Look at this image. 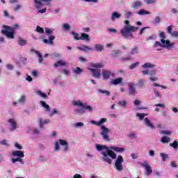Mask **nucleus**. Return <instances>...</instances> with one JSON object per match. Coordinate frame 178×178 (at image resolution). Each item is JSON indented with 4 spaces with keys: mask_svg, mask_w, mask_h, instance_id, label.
Segmentation results:
<instances>
[{
    "mask_svg": "<svg viewBox=\"0 0 178 178\" xmlns=\"http://www.w3.org/2000/svg\"><path fill=\"white\" fill-rule=\"evenodd\" d=\"M96 149L102 155V161L103 162H106L108 165H112V159H116L114 164V169L117 172H123V162H124L123 156L120 155L118 156L115 152H124V147L115 146L107 147L105 145L96 144Z\"/></svg>",
    "mask_w": 178,
    "mask_h": 178,
    "instance_id": "1",
    "label": "nucleus"
},
{
    "mask_svg": "<svg viewBox=\"0 0 178 178\" xmlns=\"http://www.w3.org/2000/svg\"><path fill=\"white\" fill-rule=\"evenodd\" d=\"M125 26L122 29L120 30V33L123 38L127 39L129 37L134 38L132 33L134 31H137L138 30V27L133 26L130 25V22L129 20L124 21Z\"/></svg>",
    "mask_w": 178,
    "mask_h": 178,
    "instance_id": "2",
    "label": "nucleus"
},
{
    "mask_svg": "<svg viewBox=\"0 0 178 178\" xmlns=\"http://www.w3.org/2000/svg\"><path fill=\"white\" fill-rule=\"evenodd\" d=\"M19 27V24H14L13 27L8 25H3V29L1 30V34L7 37V38H15V29Z\"/></svg>",
    "mask_w": 178,
    "mask_h": 178,
    "instance_id": "3",
    "label": "nucleus"
},
{
    "mask_svg": "<svg viewBox=\"0 0 178 178\" xmlns=\"http://www.w3.org/2000/svg\"><path fill=\"white\" fill-rule=\"evenodd\" d=\"M59 144L63 147V151L64 152H67V151H69V143L65 140L60 139L58 141L55 142L54 150L56 152L60 151V146H59Z\"/></svg>",
    "mask_w": 178,
    "mask_h": 178,
    "instance_id": "4",
    "label": "nucleus"
},
{
    "mask_svg": "<svg viewBox=\"0 0 178 178\" xmlns=\"http://www.w3.org/2000/svg\"><path fill=\"white\" fill-rule=\"evenodd\" d=\"M159 37L161 38L160 40L161 44H163V48H167V49H170V48H173L175 47V42L170 43V40H165L166 38V35H165V32L162 31L159 33Z\"/></svg>",
    "mask_w": 178,
    "mask_h": 178,
    "instance_id": "5",
    "label": "nucleus"
},
{
    "mask_svg": "<svg viewBox=\"0 0 178 178\" xmlns=\"http://www.w3.org/2000/svg\"><path fill=\"white\" fill-rule=\"evenodd\" d=\"M101 129V132H100V136H102L103 140L104 141L109 142L111 141V139L109 138V133H111V130L108 129L106 127L102 125L100 127Z\"/></svg>",
    "mask_w": 178,
    "mask_h": 178,
    "instance_id": "6",
    "label": "nucleus"
},
{
    "mask_svg": "<svg viewBox=\"0 0 178 178\" xmlns=\"http://www.w3.org/2000/svg\"><path fill=\"white\" fill-rule=\"evenodd\" d=\"M44 30L47 35H49V40L43 39V42H44V44H49V45H52V44H54V40H55V36L51 35L53 33L52 29L45 28Z\"/></svg>",
    "mask_w": 178,
    "mask_h": 178,
    "instance_id": "7",
    "label": "nucleus"
},
{
    "mask_svg": "<svg viewBox=\"0 0 178 178\" xmlns=\"http://www.w3.org/2000/svg\"><path fill=\"white\" fill-rule=\"evenodd\" d=\"M51 2H52V0H34L36 9H40V8H42L44 5L46 6H50Z\"/></svg>",
    "mask_w": 178,
    "mask_h": 178,
    "instance_id": "8",
    "label": "nucleus"
},
{
    "mask_svg": "<svg viewBox=\"0 0 178 178\" xmlns=\"http://www.w3.org/2000/svg\"><path fill=\"white\" fill-rule=\"evenodd\" d=\"M73 105L74 106H78L79 108H81V109H86V111H89V112L92 111V107L87 104H83V102H81V101L80 100L74 101L73 102Z\"/></svg>",
    "mask_w": 178,
    "mask_h": 178,
    "instance_id": "9",
    "label": "nucleus"
},
{
    "mask_svg": "<svg viewBox=\"0 0 178 178\" xmlns=\"http://www.w3.org/2000/svg\"><path fill=\"white\" fill-rule=\"evenodd\" d=\"M8 126L10 131H15L17 129V122L14 118H10L8 120Z\"/></svg>",
    "mask_w": 178,
    "mask_h": 178,
    "instance_id": "10",
    "label": "nucleus"
},
{
    "mask_svg": "<svg viewBox=\"0 0 178 178\" xmlns=\"http://www.w3.org/2000/svg\"><path fill=\"white\" fill-rule=\"evenodd\" d=\"M140 165H141V166L145 168V169L146 170V172H145L146 176H149L150 175H152V168H151V165H149V164H148V162L144 161Z\"/></svg>",
    "mask_w": 178,
    "mask_h": 178,
    "instance_id": "11",
    "label": "nucleus"
},
{
    "mask_svg": "<svg viewBox=\"0 0 178 178\" xmlns=\"http://www.w3.org/2000/svg\"><path fill=\"white\" fill-rule=\"evenodd\" d=\"M128 90H129V95H136L137 94V90L136 89V84L134 83L131 82L128 83Z\"/></svg>",
    "mask_w": 178,
    "mask_h": 178,
    "instance_id": "12",
    "label": "nucleus"
},
{
    "mask_svg": "<svg viewBox=\"0 0 178 178\" xmlns=\"http://www.w3.org/2000/svg\"><path fill=\"white\" fill-rule=\"evenodd\" d=\"M173 29V25H170L167 27V33L171 35V37H174L175 38H178V32L177 31H172Z\"/></svg>",
    "mask_w": 178,
    "mask_h": 178,
    "instance_id": "13",
    "label": "nucleus"
},
{
    "mask_svg": "<svg viewBox=\"0 0 178 178\" xmlns=\"http://www.w3.org/2000/svg\"><path fill=\"white\" fill-rule=\"evenodd\" d=\"M88 70L92 72L93 77H95L96 79H99V77H101V70L88 68Z\"/></svg>",
    "mask_w": 178,
    "mask_h": 178,
    "instance_id": "14",
    "label": "nucleus"
},
{
    "mask_svg": "<svg viewBox=\"0 0 178 178\" xmlns=\"http://www.w3.org/2000/svg\"><path fill=\"white\" fill-rule=\"evenodd\" d=\"M38 122L39 123L40 129H44V124H49V123H51L49 120H43L42 118H39Z\"/></svg>",
    "mask_w": 178,
    "mask_h": 178,
    "instance_id": "15",
    "label": "nucleus"
},
{
    "mask_svg": "<svg viewBox=\"0 0 178 178\" xmlns=\"http://www.w3.org/2000/svg\"><path fill=\"white\" fill-rule=\"evenodd\" d=\"M102 74L103 76V79L104 80H108L111 76H112V72L111 71H108L105 69H103L102 71Z\"/></svg>",
    "mask_w": 178,
    "mask_h": 178,
    "instance_id": "16",
    "label": "nucleus"
},
{
    "mask_svg": "<svg viewBox=\"0 0 178 178\" xmlns=\"http://www.w3.org/2000/svg\"><path fill=\"white\" fill-rule=\"evenodd\" d=\"M12 155L14 157L24 158V152L23 151L17 150L12 152Z\"/></svg>",
    "mask_w": 178,
    "mask_h": 178,
    "instance_id": "17",
    "label": "nucleus"
},
{
    "mask_svg": "<svg viewBox=\"0 0 178 178\" xmlns=\"http://www.w3.org/2000/svg\"><path fill=\"white\" fill-rule=\"evenodd\" d=\"M122 81L123 78L119 77L115 79H112L110 82V84H111V86H118V84H122Z\"/></svg>",
    "mask_w": 178,
    "mask_h": 178,
    "instance_id": "18",
    "label": "nucleus"
},
{
    "mask_svg": "<svg viewBox=\"0 0 178 178\" xmlns=\"http://www.w3.org/2000/svg\"><path fill=\"white\" fill-rule=\"evenodd\" d=\"M141 6H143V1L140 0H136L132 3L133 9H139Z\"/></svg>",
    "mask_w": 178,
    "mask_h": 178,
    "instance_id": "19",
    "label": "nucleus"
},
{
    "mask_svg": "<svg viewBox=\"0 0 178 178\" xmlns=\"http://www.w3.org/2000/svg\"><path fill=\"white\" fill-rule=\"evenodd\" d=\"M78 49L80 51H84V52H88V51H92V48L86 46L84 44L81 45V47H78Z\"/></svg>",
    "mask_w": 178,
    "mask_h": 178,
    "instance_id": "20",
    "label": "nucleus"
},
{
    "mask_svg": "<svg viewBox=\"0 0 178 178\" xmlns=\"http://www.w3.org/2000/svg\"><path fill=\"white\" fill-rule=\"evenodd\" d=\"M24 102H26V96L24 95H22L20 99L18 100V102H13V105L16 106L18 104H24Z\"/></svg>",
    "mask_w": 178,
    "mask_h": 178,
    "instance_id": "21",
    "label": "nucleus"
},
{
    "mask_svg": "<svg viewBox=\"0 0 178 178\" xmlns=\"http://www.w3.org/2000/svg\"><path fill=\"white\" fill-rule=\"evenodd\" d=\"M60 66H66V62L63 60H60L54 63V67H59Z\"/></svg>",
    "mask_w": 178,
    "mask_h": 178,
    "instance_id": "22",
    "label": "nucleus"
},
{
    "mask_svg": "<svg viewBox=\"0 0 178 178\" xmlns=\"http://www.w3.org/2000/svg\"><path fill=\"white\" fill-rule=\"evenodd\" d=\"M90 66H92V67H96L97 69H102V67H104V63H90Z\"/></svg>",
    "mask_w": 178,
    "mask_h": 178,
    "instance_id": "23",
    "label": "nucleus"
},
{
    "mask_svg": "<svg viewBox=\"0 0 178 178\" xmlns=\"http://www.w3.org/2000/svg\"><path fill=\"white\" fill-rule=\"evenodd\" d=\"M145 124L147 127H150V129H154V124L151 123V121L148 118H145Z\"/></svg>",
    "mask_w": 178,
    "mask_h": 178,
    "instance_id": "24",
    "label": "nucleus"
},
{
    "mask_svg": "<svg viewBox=\"0 0 178 178\" xmlns=\"http://www.w3.org/2000/svg\"><path fill=\"white\" fill-rule=\"evenodd\" d=\"M11 161L13 163H16V162H20L22 165H24V161H23V159H22V157H17V158L12 159Z\"/></svg>",
    "mask_w": 178,
    "mask_h": 178,
    "instance_id": "25",
    "label": "nucleus"
},
{
    "mask_svg": "<svg viewBox=\"0 0 178 178\" xmlns=\"http://www.w3.org/2000/svg\"><path fill=\"white\" fill-rule=\"evenodd\" d=\"M81 40L85 41H90V35L88 34L83 33L81 34Z\"/></svg>",
    "mask_w": 178,
    "mask_h": 178,
    "instance_id": "26",
    "label": "nucleus"
},
{
    "mask_svg": "<svg viewBox=\"0 0 178 178\" xmlns=\"http://www.w3.org/2000/svg\"><path fill=\"white\" fill-rule=\"evenodd\" d=\"M122 17L121 14H119L118 12H114L111 16V20H115V19H120Z\"/></svg>",
    "mask_w": 178,
    "mask_h": 178,
    "instance_id": "27",
    "label": "nucleus"
},
{
    "mask_svg": "<svg viewBox=\"0 0 178 178\" xmlns=\"http://www.w3.org/2000/svg\"><path fill=\"white\" fill-rule=\"evenodd\" d=\"M143 69H148L155 67V65L152 64L151 63H146L143 65Z\"/></svg>",
    "mask_w": 178,
    "mask_h": 178,
    "instance_id": "28",
    "label": "nucleus"
},
{
    "mask_svg": "<svg viewBox=\"0 0 178 178\" xmlns=\"http://www.w3.org/2000/svg\"><path fill=\"white\" fill-rule=\"evenodd\" d=\"M19 45H21V47H24V45L27 44V40L22 39V38H19L18 40Z\"/></svg>",
    "mask_w": 178,
    "mask_h": 178,
    "instance_id": "29",
    "label": "nucleus"
},
{
    "mask_svg": "<svg viewBox=\"0 0 178 178\" xmlns=\"http://www.w3.org/2000/svg\"><path fill=\"white\" fill-rule=\"evenodd\" d=\"M95 49L99 52H101L104 50V46L102 44H95Z\"/></svg>",
    "mask_w": 178,
    "mask_h": 178,
    "instance_id": "30",
    "label": "nucleus"
},
{
    "mask_svg": "<svg viewBox=\"0 0 178 178\" xmlns=\"http://www.w3.org/2000/svg\"><path fill=\"white\" fill-rule=\"evenodd\" d=\"M161 143H163V144H166V143L170 142V138L167 137V136H163V137L161 138Z\"/></svg>",
    "mask_w": 178,
    "mask_h": 178,
    "instance_id": "31",
    "label": "nucleus"
},
{
    "mask_svg": "<svg viewBox=\"0 0 178 178\" xmlns=\"http://www.w3.org/2000/svg\"><path fill=\"white\" fill-rule=\"evenodd\" d=\"M138 15H140L141 16H143V15H149V11L141 9L138 12Z\"/></svg>",
    "mask_w": 178,
    "mask_h": 178,
    "instance_id": "32",
    "label": "nucleus"
},
{
    "mask_svg": "<svg viewBox=\"0 0 178 178\" xmlns=\"http://www.w3.org/2000/svg\"><path fill=\"white\" fill-rule=\"evenodd\" d=\"M41 105H42V106H43V108H45L47 112H49V111H50L49 105L47 104V102H41Z\"/></svg>",
    "mask_w": 178,
    "mask_h": 178,
    "instance_id": "33",
    "label": "nucleus"
},
{
    "mask_svg": "<svg viewBox=\"0 0 178 178\" xmlns=\"http://www.w3.org/2000/svg\"><path fill=\"white\" fill-rule=\"evenodd\" d=\"M71 33L72 34V35H74V38L75 40H76L77 41H80L81 40L80 34L76 33L74 31H72Z\"/></svg>",
    "mask_w": 178,
    "mask_h": 178,
    "instance_id": "34",
    "label": "nucleus"
},
{
    "mask_svg": "<svg viewBox=\"0 0 178 178\" xmlns=\"http://www.w3.org/2000/svg\"><path fill=\"white\" fill-rule=\"evenodd\" d=\"M136 116L137 118H139V120H143V119H144L145 118V116H147V114L146 113H138L136 114Z\"/></svg>",
    "mask_w": 178,
    "mask_h": 178,
    "instance_id": "35",
    "label": "nucleus"
},
{
    "mask_svg": "<svg viewBox=\"0 0 178 178\" xmlns=\"http://www.w3.org/2000/svg\"><path fill=\"white\" fill-rule=\"evenodd\" d=\"M130 54L131 55H136V54H138V47H135L133 49H131Z\"/></svg>",
    "mask_w": 178,
    "mask_h": 178,
    "instance_id": "36",
    "label": "nucleus"
},
{
    "mask_svg": "<svg viewBox=\"0 0 178 178\" xmlns=\"http://www.w3.org/2000/svg\"><path fill=\"white\" fill-rule=\"evenodd\" d=\"M128 136L129 138H133L134 140H136L137 138V134L136 132H131L128 134Z\"/></svg>",
    "mask_w": 178,
    "mask_h": 178,
    "instance_id": "37",
    "label": "nucleus"
},
{
    "mask_svg": "<svg viewBox=\"0 0 178 178\" xmlns=\"http://www.w3.org/2000/svg\"><path fill=\"white\" fill-rule=\"evenodd\" d=\"M170 147H172L174 149H177L178 142L175 140L172 143H170Z\"/></svg>",
    "mask_w": 178,
    "mask_h": 178,
    "instance_id": "38",
    "label": "nucleus"
},
{
    "mask_svg": "<svg viewBox=\"0 0 178 178\" xmlns=\"http://www.w3.org/2000/svg\"><path fill=\"white\" fill-rule=\"evenodd\" d=\"M127 60H131V56L129 55L127 57H122L120 58L121 62H126Z\"/></svg>",
    "mask_w": 178,
    "mask_h": 178,
    "instance_id": "39",
    "label": "nucleus"
},
{
    "mask_svg": "<svg viewBox=\"0 0 178 178\" xmlns=\"http://www.w3.org/2000/svg\"><path fill=\"white\" fill-rule=\"evenodd\" d=\"M99 92H100L101 94H105V95H106V97H109V95H111V92H109L108 90H99Z\"/></svg>",
    "mask_w": 178,
    "mask_h": 178,
    "instance_id": "40",
    "label": "nucleus"
},
{
    "mask_svg": "<svg viewBox=\"0 0 178 178\" xmlns=\"http://www.w3.org/2000/svg\"><path fill=\"white\" fill-rule=\"evenodd\" d=\"M36 55H38L39 59H38V62L40 63H42V60H44V59L42 58V56L41 55V53L38 52V51H35Z\"/></svg>",
    "mask_w": 178,
    "mask_h": 178,
    "instance_id": "41",
    "label": "nucleus"
},
{
    "mask_svg": "<svg viewBox=\"0 0 178 178\" xmlns=\"http://www.w3.org/2000/svg\"><path fill=\"white\" fill-rule=\"evenodd\" d=\"M35 31H37V33H40V34H42L44 33V29L40 26H38Z\"/></svg>",
    "mask_w": 178,
    "mask_h": 178,
    "instance_id": "42",
    "label": "nucleus"
},
{
    "mask_svg": "<svg viewBox=\"0 0 178 178\" xmlns=\"http://www.w3.org/2000/svg\"><path fill=\"white\" fill-rule=\"evenodd\" d=\"M74 73H75L76 74H80V73H81L83 72V70H81V68L77 67L76 69H74L73 70Z\"/></svg>",
    "mask_w": 178,
    "mask_h": 178,
    "instance_id": "43",
    "label": "nucleus"
},
{
    "mask_svg": "<svg viewBox=\"0 0 178 178\" xmlns=\"http://www.w3.org/2000/svg\"><path fill=\"white\" fill-rule=\"evenodd\" d=\"M84 126V123L83 122H76V124H74L73 127L78 129L79 127H83Z\"/></svg>",
    "mask_w": 178,
    "mask_h": 178,
    "instance_id": "44",
    "label": "nucleus"
},
{
    "mask_svg": "<svg viewBox=\"0 0 178 178\" xmlns=\"http://www.w3.org/2000/svg\"><path fill=\"white\" fill-rule=\"evenodd\" d=\"M144 2L147 3V5H152V3L156 2V0H144Z\"/></svg>",
    "mask_w": 178,
    "mask_h": 178,
    "instance_id": "45",
    "label": "nucleus"
},
{
    "mask_svg": "<svg viewBox=\"0 0 178 178\" xmlns=\"http://www.w3.org/2000/svg\"><path fill=\"white\" fill-rule=\"evenodd\" d=\"M138 65H140L139 62H136V63H133L131 65L129 66L130 70H133V69H135V67L136 66H138Z\"/></svg>",
    "mask_w": 178,
    "mask_h": 178,
    "instance_id": "46",
    "label": "nucleus"
},
{
    "mask_svg": "<svg viewBox=\"0 0 178 178\" xmlns=\"http://www.w3.org/2000/svg\"><path fill=\"white\" fill-rule=\"evenodd\" d=\"M160 156H161L162 161H163V162H165V161H166V159H168V154H165L164 153H161Z\"/></svg>",
    "mask_w": 178,
    "mask_h": 178,
    "instance_id": "47",
    "label": "nucleus"
},
{
    "mask_svg": "<svg viewBox=\"0 0 178 178\" xmlns=\"http://www.w3.org/2000/svg\"><path fill=\"white\" fill-rule=\"evenodd\" d=\"M118 105H120V106H126V105H127V102L124 100H122L118 102Z\"/></svg>",
    "mask_w": 178,
    "mask_h": 178,
    "instance_id": "48",
    "label": "nucleus"
},
{
    "mask_svg": "<svg viewBox=\"0 0 178 178\" xmlns=\"http://www.w3.org/2000/svg\"><path fill=\"white\" fill-rule=\"evenodd\" d=\"M113 54L112 56H113V58H116V56H118V55H119V54H120V50H113Z\"/></svg>",
    "mask_w": 178,
    "mask_h": 178,
    "instance_id": "49",
    "label": "nucleus"
},
{
    "mask_svg": "<svg viewBox=\"0 0 178 178\" xmlns=\"http://www.w3.org/2000/svg\"><path fill=\"white\" fill-rule=\"evenodd\" d=\"M63 30H70V25L69 24H63Z\"/></svg>",
    "mask_w": 178,
    "mask_h": 178,
    "instance_id": "50",
    "label": "nucleus"
},
{
    "mask_svg": "<svg viewBox=\"0 0 178 178\" xmlns=\"http://www.w3.org/2000/svg\"><path fill=\"white\" fill-rule=\"evenodd\" d=\"M0 144L1 145H6V147H9V144L8 143V141H6V140H1Z\"/></svg>",
    "mask_w": 178,
    "mask_h": 178,
    "instance_id": "51",
    "label": "nucleus"
},
{
    "mask_svg": "<svg viewBox=\"0 0 178 178\" xmlns=\"http://www.w3.org/2000/svg\"><path fill=\"white\" fill-rule=\"evenodd\" d=\"M157 47H163V44H162L161 42L156 41L154 44V48H156Z\"/></svg>",
    "mask_w": 178,
    "mask_h": 178,
    "instance_id": "52",
    "label": "nucleus"
},
{
    "mask_svg": "<svg viewBox=\"0 0 178 178\" xmlns=\"http://www.w3.org/2000/svg\"><path fill=\"white\" fill-rule=\"evenodd\" d=\"M145 82L144 80L143 79H139L138 81V86H139L140 87H143V86H144Z\"/></svg>",
    "mask_w": 178,
    "mask_h": 178,
    "instance_id": "53",
    "label": "nucleus"
},
{
    "mask_svg": "<svg viewBox=\"0 0 178 178\" xmlns=\"http://www.w3.org/2000/svg\"><path fill=\"white\" fill-rule=\"evenodd\" d=\"M105 122H106V118H102L99 122H98V124L99 126H101V124H104V123H105Z\"/></svg>",
    "mask_w": 178,
    "mask_h": 178,
    "instance_id": "54",
    "label": "nucleus"
},
{
    "mask_svg": "<svg viewBox=\"0 0 178 178\" xmlns=\"http://www.w3.org/2000/svg\"><path fill=\"white\" fill-rule=\"evenodd\" d=\"M15 147L17 148V149H23V147L17 143H15Z\"/></svg>",
    "mask_w": 178,
    "mask_h": 178,
    "instance_id": "55",
    "label": "nucleus"
},
{
    "mask_svg": "<svg viewBox=\"0 0 178 178\" xmlns=\"http://www.w3.org/2000/svg\"><path fill=\"white\" fill-rule=\"evenodd\" d=\"M149 40H156V36L152 35L147 38L146 41H149Z\"/></svg>",
    "mask_w": 178,
    "mask_h": 178,
    "instance_id": "56",
    "label": "nucleus"
},
{
    "mask_svg": "<svg viewBox=\"0 0 178 178\" xmlns=\"http://www.w3.org/2000/svg\"><path fill=\"white\" fill-rule=\"evenodd\" d=\"M38 92L40 95H41V97H42L43 98H47L48 97V95H47V93H43L41 91H39Z\"/></svg>",
    "mask_w": 178,
    "mask_h": 178,
    "instance_id": "57",
    "label": "nucleus"
},
{
    "mask_svg": "<svg viewBox=\"0 0 178 178\" xmlns=\"http://www.w3.org/2000/svg\"><path fill=\"white\" fill-rule=\"evenodd\" d=\"M154 94H155V97H156L157 98L161 97V93H159V92H158L156 90H154Z\"/></svg>",
    "mask_w": 178,
    "mask_h": 178,
    "instance_id": "58",
    "label": "nucleus"
},
{
    "mask_svg": "<svg viewBox=\"0 0 178 178\" xmlns=\"http://www.w3.org/2000/svg\"><path fill=\"white\" fill-rule=\"evenodd\" d=\"M171 134H172V132L170 131H161V134L170 135Z\"/></svg>",
    "mask_w": 178,
    "mask_h": 178,
    "instance_id": "59",
    "label": "nucleus"
},
{
    "mask_svg": "<svg viewBox=\"0 0 178 178\" xmlns=\"http://www.w3.org/2000/svg\"><path fill=\"white\" fill-rule=\"evenodd\" d=\"M140 104H141V102H140V100L138 99H135L134 101V105H136V106H138L140 105Z\"/></svg>",
    "mask_w": 178,
    "mask_h": 178,
    "instance_id": "60",
    "label": "nucleus"
},
{
    "mask_svg": "<svg viewBox=\"0 0 178 178\" xmlns=\"http://www.w3.org/2000/svg\"><path fill=\"white\" fill-rule=\"evenodd\" d=\"M154 22H155L156 24H158V23H159V22H161V17H159V16L156 17Z\"/></svg>",
    "mask_w": 178,
    "mask_h": 178,
    "instance_id": "61",
    "label": "nucleus"
},
{
    "mask_svg": "<svg viewBox=\"0 0 178 178\" xmlns=\"http://www.w3.org/2000/svg\"><path fill=\"white\" fill-rule=\"evenodd\" d=\"M32 134H40V130L35 129L32 131Z\"/></svg>",
    "mask_w": 178,
    "mask_h": 178,
    "instance_id": "62",
    "label": "nucleus"
},
{
    "mask_svg": "<svg viewBox=\"0 0 178 178\" xmlns=\"http://www.w3.org/2000/svg\"><path fill=\"white\" fill-rule=\"evenodd\" d=\"M3 16H5V17H9V13H8V10H4L3 11Z\"/></svg>",
    "mask_w": 178,
    "mask_h": 178,
    "instance_id": "63",
    "label": "nucleus"
},
{
    "mask_svg": "<svg viewBox=\"0 0 178 178\" xmlns=\"http://www.w3.org/2000/svg\"><path fill=\"white\" fill-rule=\"evenodd\" d=\"M46 12H47V8H43L42 10H40L38 11V13H45Z\"/></svg>",
    "mask_w": 178,
    "mask_h": 178,
    "instance_id": "64",
    "label": "nucleus"
}]
</instances>
